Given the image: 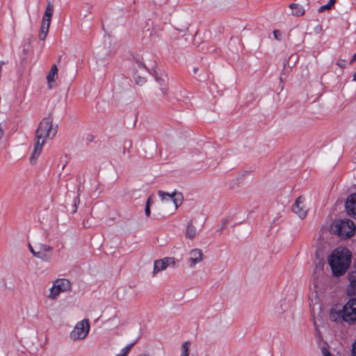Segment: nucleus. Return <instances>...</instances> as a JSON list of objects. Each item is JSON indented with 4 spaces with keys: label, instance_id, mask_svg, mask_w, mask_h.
<instances>
[{
    "label": "nucleus",
    "instance_id": "nucleus-1",
    "mask_svg": "<svg viewBox=\"0 0 356 356\" xmlns=\"http://www.w3.org/2000/svg\"><path fill=\"white\" fill-rule=\"evenodd\" d=\"M57 132V127L53 124V117L49 115L44 118L35 131L34 148L30 156V163L34 165L40 155L46 140L53 138Z\"/></svg>",
    "mask_w": 356,
    "mask_h": 356
},
{
    "label": "nucleus",
    "instance_id": "nucleus-2",
    "mask_svg": "<svg viewBox=\"0 0 356 356\" xmlns=\"http://www.w3.org/2000/svg\"><path fill=\"white\" fill-rule=\"evenodd\" d=\"M330 319L341 323L346 322L350 325L356 323V297L350 298L344 305H335L330 310Z\"/></svg>",
    "mask_w": 356,
    "mask_h": 356
},
{
    "label": "nucleus",
    "instance_id": "nucleus-3",
    "mask_svg": "<svg viewBox=\"0 0 356 356\" xmlns=\"http://www.w3.org/2000/svg\"><path fill=\"white\" fill-rule=\"evenodd\" d=\"M351 261L350 252L345 248L339 247L332 251L328 257V264L334 275L339 277L344 274Z\"/></svg>",
    "mask_w": 356,
    "mask_h": 356
},
{
    "label": "nucleus",
    "instance_id": "nucleus-4",
    "mask_svg": "<svg viewBox=\"0 0 356 356\" xmlns=\"http://www.w3.org/2000/svg\"><path fill=\"white\" fill-rule=\"evenodd\" d=\"M158 195L161 198L162 207L167 212L175 211L183 201L182 194L176 191L169 193L159 191Z\"/></svg>",
    "mask_w": 356,
    "mask_h": 356
},
{
    "label": "nucleus",
    "instance_id": "nucleus-5",
    "mask_svg": "<svg viewBox=\"0 0 356 356\" xmlns=\"http://www.w3.org/2000/svg\"><path fill=\"white\" fill-rule=\"evenodd\" d=\"M29 248L34 257L48 263L51 261L53 248L50 245L35 241L33 246L29 244Z\"/></svg>",
    "mask_w": 356,
    "mask_h": 356
},
{
    "label": "nucleus",
    "instance_id": "nucleus-6",
    "mask_svg": "<svg viewBox=\"0 0 356 356\" xmlns=\"http://www.w3.org/2000/svg\"><path fill=\"white\" fill-rule=\"evenodd\" d=\"M54 12V4L51 1H48L42 17L40 31L38 35L40 40H44L47 35Z\"/></svg>",
    "mask_w": 356,
    "mask_h": 356
},
{
    "label": "nucleus",
    "instance_id": "nucleus-7",
    "mask_svg": "<svg viewBox=\"0 0 356 356\" xmlns=\"http://www.w3.org/2000/svg\"><path fill=\"white\" fill-rule=\"evenodd\" d=\"M71 289V283L66 279H57L53 283L49 289L48 298L50 300L56 299L61 293L68 291Z\"/></svg>",
    "mask_w": 356,
    "mask_h": 356
},
{
    "label": "nucleus",
    "instance_id": "nucleus-8",
    "mask_svg": "<svg viewBox=\"0 0 356 356\" xmlns=\"http://www.w3.org/2000/svg\"><path fill=\"white\" fill-rule=\"evenodd\" d=\"M335 231L341 237H350L355 231L354 222L349 219L339 220L336 222Z\"/></svg>",
    "mask_w": 356,
    "mask_h": 356
},
{
    "label": "nucleus",
    "instance_id": "nucleus-9",
    "mask_svg": "<svg viewBox=\"0 0 356 356\" xmlns=\"http://www.w3.org/2000/svg\"><path fill=\"white\" fill-rule=\"evenodd\" d=\"M90 330V323L88 319L79 321L70 333V338L73 340L85 339Z\"/></svg>",
    "mask_w": 356,
    "mask_h": 356
},
{
    "label": "nucleus",
    "instance_id": "nucleus-10",
    "mask_svg": "<svg viewBox=\"0 0 356 356\" xmlns=\"http://www.w3.org/2000/svg\"><path fill=\"white\" fill-rule=\"evenodd\" d=\"M292 211L301 219L306 217L308 211V207L306 204L305 196L300 195L296 200L292 206Z\"/></svg>",
    "mask_w": 356,
    "mask_h": 356
},
{
    "label": "nucleus",
    "instance_id": "nucleus-11",
    "mask_svg": "<svg viewBox=\"0 0 356 356\" xmlns=\"http://www.w3.org/2000/svg\"><path fill=\"white\" fill-rule=\"evenodd\" d=\"M204 253L201 249L193 248L188 253L187 263L190 268H194L204 259Z\"/></svg>",
    "mask_w": 356,
    "mask_h": 356
},
{
    "label": "nucleus",
    "instance_id": "nucleus-12",
    "mask_svg": "<svg viewBox=\"0 0 356 356\" xmlns=\"http://www.w3.org/2000/svg\"><path fill=\"white\" fill-rule=\"evenodd\" d=\"M346 209L348 215L356 217V193L347 198Z\"/></svg>",
    "mask_w": 356,
    "mask_h": 356
},
{
    "label": "nucleus",
    "instance_id": "nucleus-13",
    "mask_svg": "<svg viewBox=\"0 0 356 356\" xmlns=\"http://www.w3.org/2000/svg\"><path fill=\"white\" fill-rule=\"evenodd\" d=\"M198 232L196 227L193 225V220H190L186 225L185 231V238L193 240L197 236Z\"/></svg>",
    "mask_w": 356,
    "mask_h": 356
},
{
    "label": "nucleus",
    "instance_id": "nucleus-14",
    "mask_svg": "<svg viewBox=\"0 0 356 356\" xmlns=\"http://www.w3.org/2000/svg\"><path fill=\"white\" fill-rule=\"evenodd\" d=\"M172 258H165L161 260H156L154 261L153 273L156 274L161 270H165L170 264Z\"/></svg>",
    "mask_w": 356,
    "mask_h": 356
},
{
    "label": "nucleus",
    "instance_id": "nucleus-15",
    "mask_svg": "<svg viewBox=\"0 0 356 356\" xmlns=\"http://www.w3.org/2000/svg\"><path fill=\"white\" fill-rule=\"evenodd\" d=\"M350 284L348 286V293L349 296H355L356 297V273L350 272L348 275Z\"/></svg>",
    "mask_w": 356,
    "mask_h": 356
},
{
    "label": "nucleus",
    "instance_id": "nucleus-16",
    "mask_svg": "<svg viewBox=\"0 0 356 356\" xmlns=\"http://www.w3.org/2000/svg\"><path fill=\"white\" fill-rule=\"evenodd\" d=\"M271 307L274 313L281 314L286 308V304L285 302H282L281 300L275 299L272 302Z\"/></svg>",
    "mask_w": 356,
    "mask_h": 356
},
{
    "label": "nucleus",
    "instance_id": "nucleus-17",
    "mask_svg": "<svg viewBox=\"0 0 356 356\" xmlns=\"http://www.w3.org/2000/svg\"><path fill=\"white\" fill-rule=\"evenodd\" d=\"M289 8L292 10V15L296 17L302 16L305 14V9L299 3H291Z\"/></svg>",
    "mask_w": 356,
    "mask_h": 356
},
{
    "label": "nucleus",
    "instance_id": "nucleus-18",
    "mask_svg": "<svg viewBox=\"0 0 356 356\" xmlns=\"http://www.w3.org/2000/svg\"><path fill=\"white\" fill-rule=\"evenodd\" d=\"M57 75H58V67H56V65H54L51 67V68L47 76V79L49 84H50L51 82H52L55 80V76H57ZM49 88H51V86L49 85Z\"/></svg>",
    "mask_w": 356,
    "mask_h": 356
},
{
    "label": "nucleus",
    "instance_id": "nucleus-19",
    "mask_svg": "<svg viewBox=\"0 0 356 356\" xmlns=\"http://www.w3.org/2000/svg\"><path fill=\"white\" fill-rule=\"evenodd\" d=\"M190 347H191V342L190 341H185L181 345V355L180 356H188Z\"/></svg>",
    "mask_w": 356,
    "mask_h": 356
},
{
    "label": "nucleus",
    "instance_id": "nucleus-20",
    "mask_svg": "<svg viewBox=\"0 0 356 356\" xmlns=\"http://www.w3.org/2000/svg\"><path fill=\"white\" fill-rule=\"evenodd\" d=\"M335 2H336V0H330L327 4L321 6L318 8V12L322 13V12L325 11V10L331 9L332 6L335 3Z\"/></svg>",
    "mask_w": 356,
    "mask_h": 356
},
{
    "label": "nucleus",
    "instance_id": "nucleus-21",
    "mask_svg": "<svg viewBox=\"0 0 356 356\" xmlns=\"http://www.w3.org/2000/svg\"><path fill=\"white\" fill-rule=\"evenodd\" d=\"M150 204H151V197H149L146 202L145 213L146 216H149L150 215Z\"/></svg>",
    "mask_w": 356,
    "mask_h": 356
},
{
    "label": "nucleus",
    "instance_id": "nucleus-22",
    "mask_svg": "<svg viewBox=\"0 0 356 356\" xmlns=\"http://www.w3.org/2000/svg\"><path fill=\"white\" fill-rule=\"evenodd\" d=\"M131 347H132V345L131 344V345H129L127 347L124 348L122 350V353L120 354L117 355V356H127Z\"/></svg>",
    "mask_w": 356,
    "mask_h": 356
},
{
    "label": "nucleus",
    "instance_id": "nucleus-23",
    "mask_svg": "<svg viewBox=\"0 0 356 356\" xmlns=\"http://www.w3.org/2000/svg\"><path fill=\"white\" fill-rule=\"evenodd\" d=\"M321 353L323 356H332L330 351L325 347L321 348Z\"/></svg>",
    "mask_w": 356,
    "mask_h": 356
},
{
    "label": "nucleus",
    "instance_id": "nucleus-24",
    "mask_svg": "<svg viewBox=\"0 0 356 356\" xmlns=\"http://www.w3.org/2000/svg\"><path fill=\"white\" fill-rule=\"evenodd\" d=\"M346 63V60H341L337 61V65L338 66H339L340 67L343 68V67H345Z\"/></svg>",
    "mask_w": 356,
    "mask_h": 356
},
{
    "label": "nucleus",
    "instance_id": "nucleus-25",
    "mask_svg": "<svg viewBox=\"0 0 356 356\" xmlns=\"http://www.w3.org/2000/svg\"><path fill=\"white\" fill-rule=\"evenodd\" d=\"M80 200L79 197H76L74 200V209L72 211L73 213H75L76 211L77 204H79Z\"/></svg>",
    "mask_w": 356,
    "mask_h": 356
},
{
    "label": "nucleus",
    "instance_id": "nucleus-26",
    "mask_svg": "<svg viewBox=\"0 0 356 356\" xmlns=\"http://www.w3.org/2000/svg\"><path fill=\"white\" fill-rule=\"evenodd\" d=\"M352 356H356V339H355V341L354 342V343L353 345Z\"/></svg>",
    "mask_w": 356,
    "mask_h": 356
},
{
    "label": "nucleus",
    "instance_id": "nucleus-27",
    "mask_svg": "<svg viewBox=\"0 0 356 356\" xmlns=\"http://www.w3.org/2000/svg\"><path fill=\"white\" fill-rule=\"evenodd\" d=\"M311 302H312V308H313V310L314 309L315 307L316 306L318 309L320 308V306H319V304L317 301V300L316 299V302L315 303H313V299L311 300Z\"/></svg>",
    "mask_w": 356,
    "mask_h": 356
},
{
    "label": "nucleus",
    "instance_id": "nucleus-28",
    "mask_svg": "<svg viewBox=\"0 0 356 356\" xmlns=\"http://www.w3.org/2000/svg\"><path fill=\"white\" fill-rule=\"evenodd\" d=\"M355 60H356V53L353 55V56L350 60V63H353Z\"/></svg>",
    "mask_w": 356,
    "mask_h": 356
},
{
    "label": "nucleus",
    "instance_id": "nucleus-29",
    "mask_svg": "<svg viewBox=\"0 0 356 356\" xmlns=\"http://www.w3.org/2000/svg\"><path fill=\"white\" fill-rule=\"evenodd\" d=\"M228 222H229V219H228V218H227V219H225V220L222 222V225H223L224 226H226V225H227V223H228Z\"/></svg>",
    "mask_w": 356,
    "mask_h": 356
},
{
    "label": "nucleus",
    "instance_id": "nucleus-30",
    "mask_svg": "<svg viewBox=\"0 0 356 356\" xmlns=\"http://www.w3.org/2000/svg\"><path fill=\"white\" fill-rule=\"evenodd\" d=\"M112 320L115 321V322L117 323L119 322V319L116 316H113Z\"/></svg>",
    "mask_w": 356,
    "mask_h": 356
},
{
    "label": "nucleus",
    "instance_id": "nucleus-31",
    "mask_svg": "<svg viewBox=\"0 0 356 356\" xmlns=\"http://www.w3.org/2000/svg\"><path fill=\"white\" fill-rule=\"evenodd\" d=\"M273 33H274V35H275V38H276V39H277V33H278V31H274V32H273Z\"/></svg>",
    "mask_w": 356,
    "mask_h": 356
},
{
    "label": "nucleus",
    "instance_id": "nucleus-32",
    "mask_svg": "<svg viewBox=\"0 0 356 356\" xmlns=\"http://www.w3.org/2000/svg\"><path fill=\"white\" fill-rule=\"evenodd\" d=\"M138 66H139L140 67H145V66H144V65H143V63H138Z\"/></svg>",
    "mask_w": 356,
    "mask_h": 356
},
{
    "label": "nucleus",
    "instance_id": "nucleus-33",
    "mask_svg": "<svg viewBox=\"0 0 356 356\" xmlns=\"http://www.w3.org/2000/svg\"><path fill=\"white\" fill-rule=\"evenodd\" d=\"M138 356H148V355H146V354H140V355H139Z\"/></svg>",
    "mask_w": 356,
    "mask_h": 356
}]
</instances>
